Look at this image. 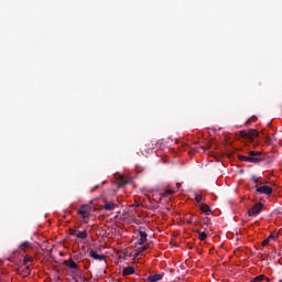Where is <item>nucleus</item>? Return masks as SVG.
<instances>
[{"mask_svg":"<svg viewBox=\"0 0 282 282\" xmlns=\"http://www.w3.org/2000/svg\"><path fill=\"white\" fill-rule=\"evenodd\" d=\"M77 239H87L88 235H87V231L84 230V231H78L77 230Z\"/></svg>","mask_w":282,"mask_h":282,"instance_id":"obj_14","label":"nucleus"},{"mask_svg":"<svg viewBox=\"0 0 282 282\" xmlns=\"http://www.w3.org/2000/svg\"><path fill=\"white\" fill-rule=\"evenodd\" d=\"M164 274H161V273H155L153 275H149L148 276V281L149 282H158V281H162Z\"/></svg>","mask_w":282,"mask_h":282,"instance_id":"obj_9","label":"nucleus"},{"mask_svg":"<svg viewBox=\"0 0 282 282\" xmlns=\"http://www.w3.org/2000/svg\"><path fill=\"white\" fill-rule=\"evenodd\" d=\"M32 261H34V258H32L29 254L24 256V259H23V264L24 265H28V263H32Z\"/></svg>","mask_w":282,"mask_h":282,"instance_id":"obj_15","label":"nucleus"},{"mask_svg":"<svg viewBox=\"0 0 282 282\" xmlns=\"http://www.w3.org/2000/svg\"><path fill=\"white\" fill-rule=\"evenodd\" d=\"M77 215H80L84 219V224H89V217H91V206L89 205H82L78 209Z\"/></svg>","mask_w":282,"mask_h":282,"instance_id":"obj_1","label":"nucleus"},{"mask_svg":"<svg viewBox=\"0 0 282 282\" xmlns=\"http://www.w3.org/2000/svg\"><path fill=\"white\" fill-rule=\"evenodd\" d=\"M30 246H32V243H30L29 241H24L20 245V248L22 250H25V248H30Z\"/></svg>","mask_w":282,"mask_h":282,"instance_id":"obj_19","label":"nucleus"},{"mask_svg":"<svg viewBox=\"0 0 282 282\" xmlns=\"http://www.w3.org/2000/svg\"><path fill=\"white\" fill-rule=\"evenodd\" d=\"M121 182L122 184H127V182L124 181V177H121Z\"/></svg>","mask_w":282,"mask_h":282,"instance_id":"obj_27","label":"nucleus"},{"mask_svg":"<svg viewBox=\"0 0 282 282\" xmlns=\"http://www.w3.org/2000/svg\"><path fill=\"white\" fill-rule=\"evenodd\" d=\"M89 257H91V259H95L96 261L105 260V256L98 254V251H96V250H90Z\"/></svg>","mask_w":282,"mask_h":282,"instance_id":"obj_8","label":"nucleus"},{"mask_svg":"<svg viewBox=\"0 0 282 282\" xmlns=\"http://www.w3.org/2000/svg\"><path fill=\"white\" fill-rule=\"evenodd\" d=\"M202 199H204V196H202V194H196V195H195V202H196L197 204H202Z\"/></svg>","mask_w":282,"mask_h":282,"instance_id":"obj_20","label":"nucleus"},{"mask_svg":"<svg viewBox=\"0 0 282 282\" xmlns=\"http://www.w3.org/2000/svg\"><path fill=\"white\" fill-rule=\"evenodd\" d=\"M139 246H144V243L147 242V237H149V235L147 234V231H139Z\"/></svg>","mask_w":282,"mask_h":282,"instance_id":"obj_10","label":"nucleus"},{"mask_svg":"<svg viewBox=\"0 0 282 282\" xmlns=\"http://www.w3.org/2000/svg\"><path fill=\"white\" fill-rule=\"evenodd\" d=\"M238 159L240 160V162H249V155H239Z\"/></svg>","mask_w":282,"mask_h":282,"instance_id":"obj_23","label":"nucleus"},{"mask_svg":"<svg viewBox=\"0 0 282 282\" xmlns=\"http://www.w3.org/2000/svg\"><path fill=\"white\" fill-rule=\"evenodd\" d=\"M271 239H276V235L271 234L267 239L262 241V246H268Z\"/></svg>","mask_w":282,"mask_h":282,"instance_id":"obj_13","label":"nucleus"},{"mask_svg":"<svg viewBox=\"0 0 282 282\" xmlns=\"http://www.w3.org/2000/svg\"><path fill=\"white\" fill-rule=\"evenodd\" d=\"M241 138H245V140H254V138L259 137V132L254 129H249L248 131L242 130L240 131Z\"/></svg>","mask_w":282,"mask_h":282,"instance_id":"obj_3","label":"nucleus"},{"mask_svg":"<svg viewBox=\"0 0 282 282\" xmlns=\"http://www.w3.org/2000/svg\"><path fill=\"white\" fill-rule=\"evenodd\" d=\"M104 208L105 210H108V212L116 210V208H118V204L113 202L105 200Z\"/></svg>","mask_w":282,"mask_h":282,"instance_id":"obj_7","label":"nucleus"},{"mask_svg":"<svg viewBox=\"0 0 282 282\" xmlns=\"http://www.w3.org/2000/svg\"><path fill=\"white\" fill-rule=\"evenodd\" d=\"M64 265L70 270V273L74 276H78V263L74 261V259L69 258L68 260H64Z\"/></svg>","mask_w":282,"mask_h":282,"instance_id":"obj_2","label":"nucleus"},{"mask_svg":"<svg viewBox=\"0 0 282 282\" xmlns=\"http://www.w3.org/2000/svg\"><path fill=\"white\" fill-rule=\"evenodd\" d=\"M257 193H261L262 195H272V187L268 185H261L257 187Z\"/></svg>","mask_w":282,"mask_h":282,"instance_id":"obj_6","label":"nucleus"},{"mask_svg":"<svg viewBox=\"0 0 282 282\" xmlns=\"http://www.w3.org/2000/svg\"><path fill=\"white\" fill-rule=\"evenodd\" d=\"M131 274H135V268L133 267H127L122 270V275L123 276H129Z\"/></svg>","mask_w":282,"mask_h":282,"instance_id":"obj_11","label":"nucleus"},{"mask_svg":"<svg viewBox=\"0 0 282 282\" xmlns=\"http://www.w3.org/2000/svg\"><path fill=\"white\" fill-rule=\"evenodd\" d=\"M206 237H208V235L204 231H198V239H200V241H204L206 239Z\"/></svg>","mask_w":282,"mask_h":282,"instance_id":"obj_18","label":"nucleus"},{"mask_svg":"<svg viewBox=\"0 0 282 282\" xmlns=\"http://www.w3.org/2000/svg\"><path fill=\"white\" fill-rule=\"evenodd\" d=\"M69 235H72L73 237H76L78 235V230L69 229Z\"/></svg>","mask_w":282,"mask_h":282,"instance_id":"obj_24","label":"nucleus"},{"mask_svg":"<svg viewBox=\"0 0 282 282\" xmlns=\"http://www.w3.org/2000/svg\"><path fill=\"white\" fill-rule=\"evenodd\" d=\"M147 250H148L147 246H143V247L139 248V252H147Z\"/></svg>","mask_w":282,"mask_h":282,"instance_id":"obj_26","label":"nucleus"},{"mask_svg":"<svg viewBox=\"0 0 282 282\" xmlns=\"http://www.w3.org/2000/svg\"><path fill=\"white\" fill-rule=\"evenodd\" d=\"M257 120V117H251V118H249L248 120H247V122H246V126L248 127L249 124H252V122H254Z\"/></svg>","mask_w":282,"mask_h":282,"instance_id":"obj_22","label":"nucleus"},{"mask_svg":"<svg viewBox=\"0 0 282 282\" xmlns=\"http://www.w3.org/2000/svg\"><path fill=\"white\" fill-rule=\"evenodd\" d=\"M170 195H175V191L167 189L164 193L161 194L162 197H169Z\"/></svg>","mask_w":282,"mask_h":282,"instance_id":"obj_17","label":"nucleus"},{"mask_svg":"<svg viewBox=\"0 0 282 282\" xmlns=\"http://www.w3.org/2000/svg\"><path fill=\"white\" fill-rule=\"evenodd\" d=\"M26 267L24 268V272L26 274V276H30L31 271H30V265L25 264Z\"/></svg>","mask_w":282,"mask_h":282,"instance_id":"obj_25","label":"nucleus"},{"mask_svg":"<svg viewBox=\"0 0 282 282\" xmlns=\"http://www.w3.org/2000/svg\"><path fill=\"white\" fill-rule=\"evenodd\" d=\"M199 208H200L202 213H204L205 215H210V213H213L210 207L205 203H202Z\"/></svg>","mask_w":282,"mask_h":282,"instance_id":"obj_12","label":"nucleus"},{"mask_svg":"<svg viewBox=\"0 0 282 282\" xmlns=\"http://www.w3.org/2000/svg\"><path fill=\"white\" fill-rule=\"evenodd\" d=\"M263 210V204L258 203L252 206V208L249 209L248 215L249 217H256V215H259Z\"/></svg>","mask_w":282,"mask_h":282,"instance_id":"obj_5","label":"nucleus"},{"mask_svg":"<svg viewBox=\"0 0 282 282\" xmlns=\"http://www.w3.org/2000/svg\"><path fill=\"white\" fill-rule=\"evenodd\" d=\"M263 159H261V151H250L249 152V163L251 164H259L262 162Z\"/></svg>","mask_w":282,"mask_h":282,"instance_id":"obj_4","label":"nucleus"},{"mask_svg":"<svg viewBox=\"0 0 282 282\" xmlns=\"http://www.w3.org/2000/svg\"><path fill=\"white\" fill-rule=\"evenodd\" d=\"M268 278H265V275L260 274L258 276H256L251 282H261V281H265Z\"/></svg>","mask_w":282,"mask_h":282,"instance_id":"obj_16","label":"nucleus"},{"mask_svg":"<svg viewBox=\"0 0 282 282\" xmlns=\"http://www.w3.org/2000/svg\"><path fill=\"white\" fill-rule=\"evenodd\" d=\"M251 181H252L253 184H260V185L263 184V182L259 181V177H257V176H252Z\"/></svg>","mask_w":282,"mask_h":282,"instance_id":"obj_21","label":"nucleus"}]
</instances>
